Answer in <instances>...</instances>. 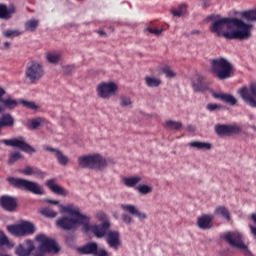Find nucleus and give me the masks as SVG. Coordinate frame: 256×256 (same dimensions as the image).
Here are the masks:
<instances>
[{"label": "nucleus", "instance_id": "nucleus-1", "mask_svg": "<svg viewBox=\"0 0 256 256\" xmlns=\"http://www.w3.org/2000/svg\"><path fill=\"white\" fill-rule=\"evenodd\" d=\"M63 212H67L69 215L73 216L74 219L63 216L56 220V225L59 229L63 231H74L77 229L78 225H82L84 233L91 231L97 239H102V237H107L110 229V222L105 221L99 225H89L90 218L86 215L80 213V209L74 205H59Z\"/></svg>", "mask_w": 256, "mask_h": 256}, {"label": "nucleus", "instance_id": "nucleus-2", "mask_svg": "<svg viewBox=\"0 0 256 256\" xmlns=\"http://www.w3.org/2000/svg\"><path fill=\"white\" fill-rule=\"evenodd\" d=\"M210 31L218 37L227 40H248L252 36V25L244 23L241 19L224 17L215 20L209 27Z\"/></svg>", "mask_w": 256, "mask_h": 256}, {"label": "nucleus", "instance_id": "nucleus-3", "mask_svg": "<svg viewBox=\"0 0 256 256\" xmlns=\"http://www.w3.org/2000/svg\"><path fill=\"white\" fill-rule=\"evenodd\" d=\"M210 64V73L219 80L230 78L235 71L233 65L227 59L222 57L211 60Z\"/></svg>", "mask_w": 256, "mask_h": 256}, {"label": "nucleus", "instance_id": "nucleus-4", "mask_svg": "<svg viewBox=\"0 0 256 256\" xmlns=\"http://www.w3.org/2000/svg\"><path fill=\"white\" fill-rule=\"evenodd\" d=\"M6 180L15 188L26 190L37 195L43 194L41 186L36 182L15 177H8Z\"/></svg>", "mask_w": 256, "mask_h": 256}, {"label": "nucleus", "instance_id": "nucleus-5", "mask_svg": "<svg viewBox=\"0 0 256 256\" xmlns=\"http://www.w3.org/2000/svg\"><path fill=\"white\" fill-rule=\"evenodd\" d=\"M36 241L40 243L36 252V256H44V253H58V251H60V248L55 240L46 237L44 234L37 235Z\"/></svg>", "mask_w": 256, "mask_h": 256}, {"label": "nucleus", "instance_id": "nucleus-6", "mask_svg": "<svg viewBox=\"0 0 256 256\" xmlns=\"http://www.w3.org/2000/svg\"><path fill=\"white\" fill-rule=\"evenodd\" d=\"M222 238L224 241L229 243L231 247H234L235 249H240L244 255L249 256L251 255V252L248 250V247L243 242V236L240 232L234 231V232H226L223 234Z\"/></svg>", "mask_w": 256, "mask_h": 256}, {"label": "nucleus", "instance_id": "nucleus-7", "mask_svg": "<svg viewBox=\"0 0 256 256\" xmlns=\"http://www.w3.org/2000/svg\"><path fill=\"white\" fill-rule=\"evenodd\" d=\"M44 76L43 66L39 62L32 61L27 65L25 77L31 84H36Z\"/></svg>", "mask_w": 256, "mask_h": 256}, {"label": "nucleus", "instance_id": "nucleus-8", "mask_svg": "<svg viewBox=\"0 0 256 256\" xmlns=\"http://www.w3.org/2000/svg\"><path fill=\"white\" fill-rule=\"evenodd\" d=\"M7 230L15 237H25V235L35 233V226L31 222H22L17 225H8Z\"/></svg>", "mask_w": 256, "mask_h": 256}, {"label": "nucleus", "instance_id": "nucleus-9", "mask_svg": "<svg viewBox=\"0 0 256 256\" xmlns=\"http://www.w3.org/2000/svg\"><path fill=\"white\" fill-rule=\"evenodd\" d=\"M238 93L247 105L256 108V82L243 86L239 89Z\"/></svg>", "mask_w": 256, "mask_h": 256}, {"label": "nucleus", "instance_id": "nucleus-10", "mask_svg": "<svg viewBox=\"0 0 256 256\" xmlns=\"http://www.w3.org/2000/svg\"><path fill=\"white\" fill-rule=\"evenodd\" d=\"M118 89V86L113 82H102L97 88V94L103 99L110 98Z\"/></svg>", "mask_w": 256, "mask_h": 256}, {"label": "nucleus", "instance_id": "nucleus-11", "mask_svg": "<svg viewBox=\"0 0 256 256\" xmlns=\"http://www.w3.org/2000/svg\"><path fill=\"white\" fill-rule=\"evenodd\" d=\"M0 143H4L6 146L16 147V148H18L22 151L28 152V153L35 152L33 147H31L29 144H27L25 142V140L23 139V137L9 139V140L4 139V140L0 141Z\"/></svg>", "mask_w": 256, "mask_h": 256}, {"label": "nucleus", "instance_id": "nucleus-12", "mask_svg": "<svg viewBox=\"0 0 256 256\" xmlns=\"http://www.w3.org/2000/svg\"><path fill=\"white\" fill-rule=\"evenodd\" d=\"M215 132L219 136H230L233 134H239L241 132V128L238 125L216 124Z\"/></svg>", "mask_w": 256, "mask_h": 256}, {"label": "nucleus", "instance_id": "nucleus-13", "mask_svg": "<svg viewBox=\"0 0 256 256\" xmlns=\"http://www.w3.org/2000/svg\"><path fill=\"white\" fill-rule=\"evenodd\" d=\"M34 250L35 244L33 243V240H26L15 248V253L18 256H29Z\"/></svg>", "mask_w": 256, "mask_h": 256}, {"label": "nucleus", "instance_id": "nucleus-14", "mask_svg": "<svg viewBox=\"0 0 256 256\" xmlns=\"http://www.w3.org/2000/svg\"><path fill=\"white\" fill-rule=\"evenodd\" d=\"M0 206L8 212H13L17 209V199L13 196L4 195L0 197Z\"/></svg>", "mask_w": 256, "mask_h": 256}, {"label": "nucleus", "instance_id": "nucleus-15", "mask_svg": "<svg viewBox=\"0 0 256 256\" xmlns=\"http://www.w3.org/2000/svg\"><path fill=\"white\" fill-rule=\"evenodd\" d=\"M106 242L111 249L117 251L118 247L121 244L119 232L109 230L108 234L106 235Z\"/></svg>", "mask_w": 256, "mask_h": 256}, {"label": "nucleus", "instance_id": "nucleus-16", "mask_svg": "<svg viewBox=\"0 0 256 256\" xmlns=\"http://www.w3.org/2000/svg\"><path fill=\"white\" fill-rule=\"evenodd\" d=\"M107 166V161L100 154H91V169L102 171Z\"/></svg>", "mask_w": 256, "mask_h": 256}, {"label": "nucleus", "instance_id": "nucleus-17", "mask_svg": "<svg viewBox=\"0 0 256 256\" xmlns=\"http://www.w3.org/2000/svg\"><path fill=\"white\" fill-rule=\"evenodd\" d=\"M3 112V107L0 106V113ZM15 125V119L9 113H5L0 117V129L9 128Z\"/></svg>", "mask_w": 256, "mask_h": 256}, {"label": "nucleus", "instance_id": "nucleus-18", "mask_svg": "<svg viewBox=\"0 0 256 256\" xmlns=\"http://www.w3.org/2000/svg\"><path fill=\"white\" fill-rule=\"evenodd\" d=\"M46 151L54 153L58 163L62 166H66L69 163V158L63 154L59 149L51 148V147H46Z\"/></svg>", "mask_w": 256, "mask_h": 256}, {"label": "nucleus", "instance_id": "nucleus-19", "mask_svg": "<svg viewBox=\"0 0 256 256\" xmlns=\"http://www.w3.org/2000/svg\"><path fill=\"white\" fill-rule=\"evenodd\" d=\"M213 219V215H202L198 217L197 225L200 229H211Z\"/></svg>", "mask_w": 256, "mask_h": 256}, {"label": "nucleus", "instance_id": "nucleus-20", "mask_svg": "<svg viewBox=\"0 0 256 256\" xmlns=\"http://www.w3.org/2000/svg\"><path fill=\"white\" fill-rule=\"evenodd\" d=\"M15 6L10 5L7 8V5L0 4V19L9 20L15 14Z\"/></svg>", "mask_w": 256, "mask_h": 256}, {"label": "nucleus", "instance_id": "nucleus-21", "mask_svg": "<svg viewBox=\"0 0 256 256\" xmlns=\"http://www.w3.org/2000/svg\"><path fill=\"white\" fill-rule=\"evenodd\" d=\"M46 186L57 195L66 196L68 194V192L63 187L55 183V179L47 180Z\"/></svg>", "mask_w": 256, "mask_h": 256}, {"label": "nucleus", "instance_id": "nucleus-22", "mask_svg": "<svg viewBox=\"0 0 256 256\" xmlns=\"http://www.w3.org/2000/svg\"><path fill=\"white\" fill-rule=\"evenodd\" d=\"M98 245L95 242H89L86 245L78 248L81 255H95L97 253Z\"/></svg>", "mask_w": 256, "mask_h": 256}, {"label": "nucleus", "instance_id": "nucleus-23", "mask_svg": "<svg viewBox=\"0 0 256 256\" xmlns=\"http://www.w3.org/2000/svg\"><path fill=\"white\" fill-rule=\"evenodd\" d=\"M122 209L129 212L131 215H136L140 221H143L146 219V214L143 212H140L134 205L131 204H122Z\"/></svg>", "mask_w": 256, "mask_h": 256}, {"label": "nucleus", "instance_id": "nucleus-24", "mask_svg": "<svg viewBox=\"0 0 256 256\" xmlns=\"http://www.w3.org/2000/svg\"><path fill=\"white\" fill-rule=\"evenodd\" d=\"M213 96L232 106H234L237 103L236 98L231 94L215 93L213 94Z\"/></svg>", "mask_w": 256, "mask_h": 256}, {"label": "nucleus", "instance_id": "nucleus-25", "mask_svg": "<svg viewBox=\"0 0 256 256\" xmlns=\"http://www.w3.org/2000/svg\"><path fill=\"white\" fill-rule=\"evenodd\" d=\"M142 180V178L140 176H131V177H124L122 179V182L124 183L125 186L129 187V188H133L135 187L140 181Z\"/></svg>", "mask_w": 256, "mask_h": 256}, {"label": "nucleus", "instance_id": "nucleus-26", "mask_svg": "<svg viewBox=\"0 0 256 256\" xmlns=\"http://www.w3.org/2000/svg\"><path fill=\"white\" fill-rule=\"evenodd\" d=\"M6 246L8 249H13L15 247V243L11 242L7 235L0 230V249Z\"/></svg>", "mask_w": 256, "mask_h": 256}, {"label": "nucleus", "instance_id": "nucleus-27", "mask_svg": "<svg viewBox=\"0 0 256 256\" xmlns=\"http://www.w3.org/2000/svg\"><path fill=\"white\" fill-rule=\"evenodd\" d=\"M203 77L202 76H197V80L193 81V89L195 92H204L207 90V86L202 83Z\"/></svg>", "mask_w": 256, "mask_h": 256}, {"label": "nucleus", "instance_id": "nucleus-28", "mask_svg": "<svg viewBox=\"0 0 256 256\" xmlns=\"http://www.w3.org/2000/svg\"><path fill=\"white\" fill-rule=\"evenodd\" d=\"M78 164L81 168L91 169V154L78 157Z\"/></svg>", "mask_w": 256, "mask_h": 256}, {"label": "nucleus", "instance_id": "nucleus-29", "mask_svg": "<svg viewBox=\"0 0 256 256\" xmlns=\"http://www.w3.org/2000/svg\"><path fill=\"white\" fill-rule=\"evenodd\" d=\"M214 213L218 216H222L226 221H230L231 219L230 212L225 206L217 207Z\"/></svg>", "mask_w": 256, "mask_h": 256}, {"label": "nucleus", "instance_id": "nucleus-30", "mask_svg": "<svg viewBox=\"0 0 256 256\" xmlns=\"http://www.w3.org/2000/svg\"><path fill=\"white\" fill-rule=\"evenodd\" d=\"M189 146L192 148H196L198 150H210L211 149V144L208 142L194 141V142H190Z\"/></svg>", "mask_w": 256, "mask_h": 256}, {"label": "nucleus", "instance_id": "nucleus-31", "mask_svg": "<svg viewBox=\"0 0 256 256\" xmlns=\"http://www.w3.org/2000/svg\"><path fill=\"white\" fill-rule=\"evenodd\" d=\"M0 103H2L7 109H14L19 104V100H14L11 96H8L6 99H2Z\"/></svg>", "mask_w": 256, "mask_h": 256}, {"label": "nucleus", "instance_id": "nucleus-32", "mask_svg": "<svg viewBox=\"0 0 256 256\" xmlns=\"http://www.w3.org/2000/svg\"><path fill=\"white\" fill-rule=\"evenodd\" d=\"M60 58H61V55L59 53H54V52L46 53V60L51 64L58 63Z\"/></svg>", "mask_w": 256, "mask_h": 256}, {"label": "nucleus", "instance_id": "nucleus-33", "mask_svg": "<svg viewBox=\"0 0 256 256\" xmlns=\"http://www.w3.org/2000/svg\"><path fill=\"white\" fill-rule=\"evenodd\" d=\"M164 127L170 130H179L182 127V123L178 121L168 120L164 123Z\"/></svg>", "mask_w": 256, "mask_h": 256}, {"label": "nucleus", "instance_id": "nucleus-34", "mask_svg": "<svg viewBox=\"0 0 256 256\" xmlns=\"http://www.w3.org/2000/svg\"><path fill=\"white\" fill-rule=\"evenodd\" d=\"M145 83L148 87L154 88L158 87L161 84V80L155 77H146Z\"/></svg>", "mask_w": 256, "mask_h": 256}, {"label": "nucleus", "instance_id": "nucleus-35", "mask_svg": "<svg viewBox=\"0 0 256 256\" xmlns=\"http://www.w3.org/2000/svg\"><path fill=\"white\" fill-rule=\"evenodd\" d=\"M37 26H39V20L32 19L25 23L26 31L33 32L37 29Z\"/></svg>", "mask_w": 256, "mask_h": 256}, {"label": "nucleus", "instance_id": "nucleus-36", "mask_svg": "<svg viewBox=\"0 0 256 256\" xmlns=\"http://www.w3.org/2000/svg\"><path fill=\"white\" fill-rule=\"evenodd\" d=\"M241 17L248 21H256V10L242 12Z\"/></svg>", "mask_w": 256, "mask_h": 256}, {"label": "nucleus", "instance_id": "nucleus-37", "mask_svg": "<svg viewBox=\"0 0 256 256\" xmlns=\"http://www.w3.org/2000/svg\"><path fill=\"white\" fill-rule=\"evenodd\" d=\"M136 190L142 194L146 195L152 192L153 188L151 186L145 185V184H140L136 187Z\"/></svg>", "mask_w": 256, "mask_h": 256}, {"label": "nucleus", "instance_id": "nucleus-38", "mask_svg": "<svg viewBox=\"0 0 256 256\" xmlns=\"http://www.w3.org/2000/svg\"><path fill=\"white\" fill-rule=\"evenodd\" d=\"M187 13V5L181 4L179 5L177 10H173L172 14L176 17H181L182 15H185Z\"/></svg>", "mask_w": 256, "mask_h": 256}, {"label": "nucleus", "instance_id": "nucleus-39", "mask_svg": "<svg viewBox=\"0 0 256 256\" xmlns=\"http://www.w3.org/2000/svg\"><path fill=\"white\" fill-rule=\"evenodd\" d=\"M21 34H23V32L19 30H6L3 32V35L6 38H15L17 36H20Z\"/></svg>", "mask_w": 256, "mask_h": 256}, {"label": "nucleus", "instance_id": "nucleus-40", "mask_svg": "<svg viewBox=\"0 0 256 256\" xmlns=\"http://www.w3.org/2000/svg\"><path fill=\"white\" fill-rule=\"evenodd\" d=\"M161 72L165 74L167 78L172 79L176 77V73L169 66L163 67Z\"/></svg>", "mask_w": 256, "mask_h": 256}, {"label": "nucleus", "instance_id": "nucleus-41", "mask_svg": "<svg viewBox=\"0 0 256 256\" xmlns=\"http://www.w3.org/2000/svg\"><path fill=\"white\" fill-rule=\"evenodd\" d=\"M23 158V156L21 155V153L19 152H12L9 155V160L8 163L9 164H13L15 162H17L19 159Z\"/></svg>", "mask_w": 256, "mask_h": 256}, {"label": "nucleus", "instance_id": "nucleus-42", "mask_svg": "<svg viewBox=\"0 0 256 256\" xmlns=\"http://www.w3.org/2000/svg\"><path fill=\"white\" fill-rule=\"evenodd\" d=\"M18 102H19V104H22L24 107H26L28 109H32V110L37 109V106L35 105L34 102L26 101L23 99L18 100Z\"/></svg>", "mask_w": 256, "mask_h": 256}, {"label": "nucleus", "instance_id": "nucleus-43", "mask_svg": "<svg viewBox=\"0 0 256 256\" xmlns=\"http://www.w3.org/2000/svg\"><path fill=\"white\" fill-rule=\"evenodd\" d=\"M41 213L47 217H50L51 219H53L56 215H57V212L53 211L52 209L50 208H44L41 210Z\"/></svg>", "mask_w": 256, "mask_h": 256}, {"label": "nucleus", "instance_id": "nucleus-44", "mask_svg": "<svg viewBox=\"0 0 256 256\" xmlns=\"http://www.w3.org/2000/svg\"><path fill=\"white\" fill-rule=\"evenodd\" d=\"M42 122H43V120L41 118H36L34 120H31L30 128L37 129L41 125Z\"/></svg>", "mask_w": 256, "mask_h": 256}, {"label": "nucleus", "instance_id": "nucleus-45", "mask_svg": "<svg viewBox=\"0 0 256 256\" xmlns=\"http://www.w3.org/2000/svg\"><path fill=\"white\" fill-rule=\"evenodd\" d=\"M120 105H121L122 107H127V106L131 105V100H130V98L125 97V96H122V97L120 98Z\"/></svg>", "mask_w": 256, "mask_h": 256}, {"label": "nucleus", "instance_id": "nucleus-46", "mask_svg": "<svg viewBox=\"0 0 256 256\" xmlns=\"http://www.w3.org/2000/svg\"><path fill=\"white\" fill-rule=\"evenodd\" d=\"M146 31H148L151 34H155V35L159 36L163 32V29H161V28H147Z\"/></svg>", "mask_w": 256, "mask_h": 256}, {"label": "nucleus", "instance_id": "nucleus-47", "mask_svg": "<svg viewBox=\"0 0 256 256\" xmlns=\"http://www.w3.org/2000/svg\"><path fill=\"white\" fill-rule=\"evenodd\" d=\"M32 175H35L36 177L43 179L45 177L46 173L42 172L39 168H34V172Z\"/></svg>", "mask_w": 256, "mask_h": 256}, {"label": "nucleus", "instance_id": "nucleus-48", "mask_svg": "<svg viewBox=\"0 0 256 256\" xmlns=\"http://www.w3.org/2000/svg\"><path fill=\"white\" fill-rule=\"evenodd\" d=\"M96 217H97V220H98V221H102L103 223H105V221H109V220L107 219L106 214H105L104 212H99V213H97V214H96Z\"/></svg>", "mask_w": 256, "mask_h": 256}, {"label": "nucleus", "instance_id": "nucleus-49", "mask_svg": "<svg viewBox=\"0 0 256 256\" xmlns=\"http://www.w3.org/2000/svg\"><path fill=\"white\" fill-rule=\"evenodd\" d=\"M35 168L31 166H27L24 170H21L20 172L25 174V175H33Z\"/></svg>", "mask_w": 256, "mask_h": 256}, {"label": "nucleus", "instance_id": "nucleus-50", "mask_svg": "<svg viewBox=\"0 0 256 256\" xmlns=\"http://www.w3.org/2000/svg\"><path fill=\"white\" fill-rule=\"evenodd\" d=\"M209 111L213 112L217 109H221L222 106L221 105H217V104H208L206 107Z\"/></svg>", "mask_w": 256, "mask_h": 256}, {"label": "nucleus", "instance_id": "nucleus-51", "mask_svg": "<svg viewBox=\"0 0 256 256\" xmlns=\"http://www.w3.org/2000/svg\"><path fill=\"white\" fill-rule=\"evenodd\" d=\"M122 220L126 225H130V223H132V218L128 214H123Z\"/></svg>", "mask_w": 256, "mask_h": 256}, {"label": "nucleus", "instance_id": "nucleus-52", "mask_svg": "<svg viewBox=\"0 0 256 256\" xmlns=\"http://www.w3.org/2000/svg\"><path fill=\"white\" fill-rule=\"evenodd\" d=\"M97 256H109L110 254L105 249H99L97 248V252L95 253Z\"/></svg>", "mask_w": 256, "mask_h": 256}, {"label": "nucleus", "instance_id": "nucleus-53", "mask_svg": "<svg viewBox=\"0 0 256 256\" xmlns=\"http://www.w3.org/2000/svg\"><path fill=\"white\" fill-rule=\"evenodd\" d=\"M203 8H208L210 6L211 0H201Z\"/></svg>", "mask_w": 256, "mask_h": 256}, {"label": "nucleus", "instance_id": "nucleus-54", "mask_svg": "<svg viewBox=\"0 0 256 256\" xmlns=\"http://www.w3.org/2000/svg\"><path fill=\"white\" fill-rule=\"evenodd\" d=\"M250 229H251V234L254 237V240L256 241V227H254L253 225H250Z\"/></svg>", "mask_w": 256, "mask_h": 256}, {"label": "nucleus", "instance_id": "nucleus-55", "mask_svg": "<svg viewBox=\"0 0 256 256\" xmlns=\"http://www.w3.org/2000/svg\"><path fill=\"white\" fill-rule=\"evenodd\" d=\"M6 93L5 89L0 87V102L3 101V96H5Z\"/></svg>", "mask_w": 256, "mask_h": 256}, {"label": "nucleus", "instance_id": "nucleus-56", "mask_svg": "<svg viewBox=\"0 0 256 256\" xmlns=\"http://www.w3.org/2000/svg\"><path fill=\"white\" fill-rule=\"evenodd\" d=\"M46 202H48V203H50V204H54V205L59 204V201H57V200H51V199H47Z\"/></svg>", "mask_w": 256, "mask_h": 256}, {"label": "nucleus", "instance_id": "nucleus-57", "mask_svg": "<svg viewBox=\"0 0 256 256\" xmlns=\"http://www.w3.org/2000/svg\"><path fill=\"white\" fill-rule=\"evenodd\" d=\"M250 219L253 221V223H255V225H256V213H254V214H252L251 216H250Z\"/></svg>", "mask_w": 256, "mask_h": 256}, {"label": "nucleus", "instance_id": "nucleus-58", "mask_svg": "<svg viewBox=\"0 0 256 256\" xmlns=\"http://www.w3.org/2000/svg\"><path fill=\"white\" fill-rule=\"evenodd\" d=\"M187 130L190 131V132H194L196 129H195L194 126L189 125V126L187 127Z\"/></svg>", "mask_w": 256, "mask_h": 256}, {"label": "nucleus", "instance_id": "nucleus-59", "mask_svg": "<svg viewBox=\"0 0 256 256\" xmlns=\"http://www.w3.org/2000/svg\"><path fill=\"white\" fill-rule=\"evenodd\" d=\"M250 128L253 130V137H256V126H250Z\"/></svg>", "mask_w": 256, "mask_h": 256}, {"label": "nucleus", "instance_id": "nucleus-60", "mask_svg": "<svg viewBox=\"0 0 256 256\" xmlns=\"http://www.w3.org/2000/svg\"><path fill=\"white\" fill-rule=\"evenodd\" d=\"M4 47H5V49H9V47H11V43L5 42Z\"/></svg>", "mask_w": 256, "mask_h": 256}, {"label": "nucleus", "instance_id": "nucleus-61", "mask_svg": "<svg viewBox=\"0 0 256 256\" xmlns=\"http://www.w3.org/2000/svg\"><path fill=\"white\" fill-rule=\"evenodd\" d=\"M191 34H199L198 30H194Z\"/></svg>", "mask_w": 256, "mask_h": 256}, {"label": "nucleus", "instance_id": "nucleus-62", "mask_svg": "<svg viewBox=\"0 0 256 256\" xmlns=\"http://www.w3.org/2000/svg\"><path fill=\"white\" fill-rule=\"evenodd\" d=\"M100 35H105V33L103 31H99Z\"/></svg>", "mask_w": 256, "mask_h": 256}]
</instances>
